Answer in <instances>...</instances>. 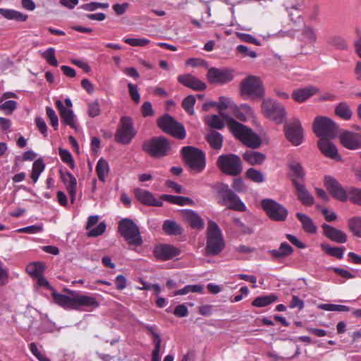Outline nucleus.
Instances as JSON below:
<instances>
[{
	"instance_id": "1",
	"label": "nucleus",
	"mask_w": 361,
	"mask_h": 361,
	"mask_svg": "<svg viewBox=\"0 0 361 361\" xmlns=\"http://www.w3.org/2000/svg\"><path fill=\"white\" fill-rule=\"evenodd\" d=\"M118 232L130 246L138 247L143 243L139 227L130 219H123L118 222Z\"/></svg>"
},
{
	"instance_id": "2",
	"label": "nucleus",
	"mask_w": 361,
	"mask_h": 361,
	"mask_svg": "<svg viewBox=\"0 0 361 361\" xmlns=\"http://www.w3.org/2000/svg\"><path fill=\"white\" fill-rule=\"evenodd\" d=\"M221 197V204L228 205V208L236 211L243 212L246 210L245 204L240 200L239 197L235 194L228 185L222 183H216L212 185Z\"/></svg>"
},
{
	"instance_id": "3",
	"label": "nucleus",
	"mask_w": 361,
	"mask_h": 361,
	"mask_svg": "<svg viewBox=\"0 0 361 361\" xmlns=\"http://www.w3.org/2000/svg\"><path fill=\"white\" fill-rule=\"evenodd\" d=\"M224 242L219 226L213 221L208 222L206 252L207 255H216L224 247Z\"/></svg>"
},
{
	"instance_id": "4",
	"label": "nucleus",
	"mask_w": 361,
	"mask_h": 361,
	"mask_svg": "<svg viewBox=\"0 0 361 361\" xmlns=\"http://www.w3.org/2000/svg\"><path fill=\"white\" fill-rule=\"evenodd\" d=\"M142 148L152 157L161 158L168 155L171 144L164 136H157L143 142Z\"/></svg>"
},
{
	"instance_id": "5",
	"label": "nucleus",
	"mask_w": 361,
	"mask_h": 361,
	"mask_svg": "<svg viewBox=\"0 0 361 361\" xmlns=\"http://www.w3.org/2000/svg\"><path fill=\"white\" fill-rule=\"evenodd\" d=\"M181 155L191 170L200 172L204 169L205 155L199 149L191 146L183 147L181 149Z\"/></svg>"
},
{
	"instance_id": "6",
	"label": "nucleus",
	"mask_w": 361,
	"mask_h": 361,
	"mask_svg": "<svg viewBox=\"0 0 361 361\" xmlns=\"http://www.w3.org/2000/svg\"><path fill=\"white\" fill-rule=\"evenodd\" d=\"M262 114L276 123L286 120V111L283 105L271 99H264L261 104Z\"/></svg>"
},
{
	"instance_id": "7",
	"label": "nucleus",
	"mask_w": 361,
	"mask_h": 361,
	"mask_svg": "<svg viewBox=\"0 0 361 361\" xmlns=\"http://www.w3.org/2000/svg\"><path fill=\"white\" fill-rule=\"evenodd\" d=\"M313 132L320 138H335L338 134V126L331 119L317 116L313 122Z\"/></svg>"
},
{
	"instance_id": "8",
	"label": "nucleus",
	"mask_w": 361,
	"mask_h": 361,
	"mask_svg": "<svg viewBox=\"0 0 361 361\" xmlns=\"http://www.w3.org/2000/svg\"><path fill=\"white\" fill-rule=\"evenodd\" d=\"M157 125L164 133L177 139L183 140L185 137L186 133L183 125L169 114L159 118Z\"/></svg>"
},
{
	"instance_id": "9",
	"label": "nucleus",
	"mask_w": 361,
	"mask_h": 361,
	"mask_svg": "<svg viewBox=\"0 0 361 361\" xmlns=\"http://www.w3.org/2000/svg\"><path fill=\"white\" fill-rule=\"evenodd\" d=\"M216 164L223 173L230 176H236L243 170L240 158L233 154L219 156Z\"/></svg>"
},
{
	"instance_id": "10",
	"label": "nucleus",
	"mask_w": 361,
	"mask_h": 361,
	"mask_svg": "<svg viewBox=\"0 0 361 361\" xmlns=\"http://www.w3.org/2000/svg\"><path fill=\"white\" fill-rule=\"evenodd\" d=\"M261 206L268 217L277 222L285 221L287 219L288 209L272 199H263L261 202Z\"/></svg>"
},
{
	"instance_id": "11",
	"label": "nucleus",
	"mask_w": 361,
	"mask_h": 361,
	"mask_svg": "<svg viewBox=\"0 0 361 361\" xmlns=\"http://www.w3.org/2000/svg\"><path fill=\"white\" fill-rule=\"evenodd\" d=\"M136 132L131 118L122 116L115 135V140L118 143L128 145L131 142Z\"/></svg>"
},
{
	"instance_id": "12",
	"label": "nucleus",
	"mask_w": 361,
	"mask_h": 361,
	"mask_svg": "<svg viewBox=\"0 0 361 361\" xmlns=\"http://www.w3.org/2000/svg\"><path fill=\"white\" fill-rule=\"evenodd\" d=\"M220 116L223 121H226L228 127L232 133L239 139L245 145L248 146V128L243 124L235 121L224 111H220Z\"/></svg>"
},
{
	"instance_id": "13",
	"label": "nucleus",
	"mask_w": 361,
	"mask_h": 361,
	"mask_svg": "<svg viewBox=\"0 0 361 361\" xmlns=\"http://www.w3.org/2000/svg\"><path fill=\"white\" fill-rule=\"evenodd\" d=\"M287 140L295 146L300 145L303 141L302 127L299 120L295 119L284 126Z\"/></svg>"
},
{
	"instance_id": "14",
	"label": "nucleus",
	"mask_w": 361,
	"mask_h": 361,
	"mask_svg": "<svg viewBox=\"0 0 361 361\" xmlns=\"http://www.w3.org/2000/svg\"><path fill=\"white\" fill-rule=\"evenodd\" d=\"M324 185L332 197L341 202L347 201V190L334 178L330 176H325Z\"/></svg>"
},
{
	"instance_id": "15",
	"label": "nucleus",
	"mask_w": 361,
	"mask_h": 361,
	"mask_svg": "<svg viewBox=\"0 0 361 361\" xmlns=\"http://www.w3.org/2000/svg\"><path fill=\"white\" fill-rule=\"evenodd\" d=\"M207 76L209 82L214 84L227 83L233 79V75L231 71L216 68H210L207 72Z\"/></svg>"
},
{
	"instance_id": "16",
	"label": "nucleus",
	"mask_w": 361,
	"mask_h": 361,
	"mask_svg": "<svg viewBox=\"0 0 361 361\" xmlns=\"http://www.w3.org/2000/svg\"><path fill=\"white\" fill-rule=\"evenodd\" d=\"M288 176L294 185V180L297 183H302L305 180L306 171L302 164L295 159H291L287 165Z\"/></svg>"
},
{
	"instance_id": "17",
	"label": "nucleus",
	"mask_w": 361,
	"mask_h": 361,
	"mask_svg": "<svg viewBox=\"0 0 361 361\" xmlns=\"http://www.w3.org/2000/svg\"><path fill=\"white\" fill-rule=\"evenodd\" d=\"M154 256L161 260H169L178 256L180 251L178 248L169 244H159L154 249Z\"/></svg>"
},
{
	"instance_id": "18",
	"label": "nucleus",
	"mask_w": 361,
	"mask_h": 361,
	"mask_svg": "<svg viewBox=\"0 0 361 361\" xmlns=\"http://www.w3.org/2000/svg\"><path fill=\"white\" fill-rule=\"evenodd\" d=\"M340 142L343 147L349 149L361 148V135L351 131H343L339 135Z\"/></svg>"
},
{
	"instance_id": "19",
	"label": "nucleus",
	"mask_w": 361,
	"mask_h": 361,
	"mask_svg": "<svg viewBox=\"0 0 361 361\" xmlns=\"http://www.w3.org/2000/svg\"><path fill=\"white\" fill-rule=\"evenodd\" d=\"M265 95V88L262 79L250 75V99L259 100Z\"/></svg>"
},
{
	"instance_id": "20",
	"label": "nucleus",
	"mask_w": 361,
	"mask_h": 361,
	"mask_svg": "<svg viewBox=\"0 0 361 361\" xmlns=\"http://www.w3.org/2000/svg\"><path fill=\"white\" fill-rule=\"evenodd\" d=\"M322 228L324 235L331 241L342 244L345 243L348 240L346 233L336 227L327 224H323Z\"/></svg>"
},
{
	"instance_id": "21",
	"label": "nucleus",
	"mask_w": 361,
	"mask_h": 361,
	"mask_svg": "<svg viewBox=\"0 0 361 361\" xmlns=\"http://www.w3.org/2000/svg\"><path fill=\"white\" fill-rule=\"evenodd\" d=\"M135 197L143 204L152 207H161L163 200H157L154 195L146 190L136 188L134 190Z\"/></svg>"
},
{
	"instance_id": "22",
	"label": "nucleus",
	"mask_w": 361,
	"mask_h": 361,
	"mask_svg": "<svg viewBox=\"0 0 361 361\" xmlns=\"http://www.w3.org/2000/svg\"><path fill=\"white\" fill-rule=\"evenodd\" d=\"M332 138H320L317 145L321 152L326 157L333 159H339L340 156L336 145L331 142Z\"/></svg>"
},
{
	"instance_id": "23",
	"label": "nucleus",
	"mask_w": 361,
	"mask_h": 361,
	"mask_svg": "<svg viewBox=\"0 0 361 361\" xmlns=\"http://www.w3.org/2000/svg\"><path fill=\"white\" fill-rule=\"evenodd\" d=\"M61 178L65 184L66 190L70 195L71 202L73 204L76 196L77 180L69 171H60Z\"/></svg>"
},
{
	"instance_id": "24",
	"label": "nucleus",
	"mask_w": 361,
	"mask_h": 361,
	"mask_svg": "<svg viewBox=\"0 0 361 361\" xmlns=\"http://www.w3.org/2000/svg\"><path fill=\"white\" fill-rule=\"evenodd\" d=\"M294 188H295V192L298 200L304 206H312L314 203V197L307 190L305 185L302 183H297L294 180Z\"/></svg>"
},
{
	"instance_id": "25",
	"label": "nucleus",
	"mask_w": 361,
	"mask_h": 361,
	"mask_svg": "<svg viewBox=\"0 0 361 361\" xmlns=\"http://www.w3.org/2000/svg\"><path fill=\"white\" fill-rule=\"evenodd\" d=\"M178 80L182 85L195 90H204L207 87L204 82L190 74L180 75Z\"/></svg>"
},
{
	"instance_id": "26",
	"label": "nucleus",
	"mask_w": 361,
	"mask_h": 361,
	"mask_svg": "<svg viewBox=\"0 0 361 361\" xmlns=\"http://www.w3.org/2000/svg\"><path fill=\"white\" fill-rule=\"evenodd\" d=\"M56 106L59 111L62 121L72 128H75V124L74 123L75 116L73 110L65 107L60 100L56 102Z\"/></svg>"
},
{
	"instance_id": "27",
	"label": "nucleus",
	"mask_w": 361,
	"mask_h": 361,
	"mask_svg": "<svg viewBox=\"0 0 361 361\" xmlns=\"http://www.w3.org/2000/svg\"><path fill=\"white\" fill-rule=\"evenodd\" d=\"M317 92L318 88L313 86L299 88L293 92L292 97L295 102L302 103Z\"/></svg>"
},
{
	"instance_id": "28",
	"label": "nucleus",
	"mask_w": 361,
	"mask_h": 361,
	"mask_svg": "<svg viewBox=\"0 0 361 361\" xmlns=\"http://www.w3.org/2000/svg\"><path fill=\"white\" fill-rule=\"evenodd\" d=\"M74 310H80V307H97L99 302L96 298L87 295H75Z\"/></svg>"
},
{
	"instance_id": "29",
	"label": "nucleus",
	"mask_w": 361,
	"mask_h": 361,
	"mask_svg": "<svg viewBox=\"0 0 361 361\" xmlns=\"http://www.w3.org/2000/svg\"><path fill=\"white\" fill-rule=\"evenodd\" d=\"M184 218L193 229L202 230L204 227V220L197 213L192 210H186L184 213Z\"/></svg>"
},
{
	"instance_id": "30",
	"label": "nucleus",
	"mask_w": 361,
	"mask_h": 361,
	"mask_svg": "<svg viewBox=\"0 0 361 361\" xmlns=\"http://www.w3.org/2000/svg\"><path fill=\"white\" fill-rule=\"evenodd\" d=\"M164 232L168 235H180L184 229L183 226L173 220H165L162 225Z\"/></svg>"
},
{
	"instance_id": "31",
	"label": "nucleus",
	"mask_w": 361,
	"mask_h": 361,
	"mask_svg": "<svg viewBox=\"0 0 361 361\" xmlns=\"http://www.w3.org/2000/svg\"><path fill=\"white\" fill-rule=\"evenodd\" d=\"M295 216L302 224V227L306 233L310 234L316 233L317 231V226L309 216L300 212L296 213Z\"/></svg>"
},
{
	"instance_id": "32",
	"label": "nucleus",
	"mask_w": 361,
	"mask_h": 361,
	"mask_svg": "<svg viewBox=\"0 0 361 361\" xmlns=\"http://www.w3.org/2000/svg\"><path fill=\"white\" fill-rule=\"evenodd\" d=\"M51 295L54 302L57 305L64 308L73 310H74V307H75L74 305L75 295L73 298H71L69 296L58 293L55 291L52 292Z\"/></svg>"
},
{
	"instance_id": "33",
	"label": "nucleus",
	"mask_w": 361,
	"mask_h": 361,
	"mask_svg": "<svg viewBox=\"0 0 361 361\" xmlns=\"http://www.w3.org/2000/svg\"><path fill=\"white\" fill-rule=\"evenodd\" d=\"M0 14L8 20H14L18 22H25L27 16L13 9L0 8Z\"/></svg>"
},
{
	"instance_id": "34",
	"label": "nucleus",
	"mask_w": 361,
	"mask_h": 361,
	"mask_svg": "<svg viewBox=\"0 0 361 361\" xmlns=\"http://www.w3.org/2000/svg\"><path fill=\"white\" fill-rule=\"evenodd\" d=\"M206 140L214 149H220L222 147L223 136L221 133L212 130L206 135Z\"/></svg>"
},
{
	"instance_id": "35",
	"label": "nucleus",
	"mask_w": 361,
	"mask_h": 361,
	"mask_svg": "<svg viewBox=\"0 0 361 361\" xmlns=\"http://www.w3.org/2000/svg\"><path fill=\"white\" fill-rule=\"evenodd\" d=\"M160 200L180 206L192 204L193 203V201L189 197L166 194L161 195Z\"/></svg>"
},
{
	"instance_id": "36",
	"label": "nucleus",
	"mask_w": 361,
	"mask_h": 361,
	"mask_svg": "<svg viewBox=\"0 0 361 361\" xmlns=\"http://www.w3.org/2000/svg\"><path fill=\"white\" fill-rule=\"evenodd\" d=\"M265 133L262 128H260L257 132H255L250 128V149H257L262 143V137L264 136Z\"/></svg>"
},
{
	"instance_id": "37",
	"label": "nucleus",
	"mask_w": 361,
	"mask_h": 361,
	"mask_svg": "<svg viewBox=\"0 0 361 361\" xmlns=\"http://www.w3.org/2000/svg\"><path fill=\"white\" fill-rule=\"evenodd\" d=\"M317 35L314 29L309 25H305L300 35V40L306 44L313 45L317 42Z\"/></svg>"
},
{
	"instance_id": "38",
	"label": "nucleus",
	"mask_w": 361,
	"mask_h": 361,
	"mask_svg": "<svg viewBox=\"0 0 361 361\" xmlns=\"http://www.w3.org/2000/svg\"><path fill=\"white\" fill-rule=\"evenodd\" d=\"M335 114L339 118L348 121L352 117V111L346 102L339 103L335 108Z\"/></svg>"
},
{
	"instance_id": "39",
	"label": "nucleus",
	"mask_w": 361,
	"mask_h": 361,
	"mask_svg": "<svg viewBox=\"0 0 361 361\" xmlns=\"http://www.w3.org/2000/svg\"><path fill=\"white\" fill-rule=\"evenodd\" d=\"M278 298L274 294L257 297L252 302V305L255 307H265L277 300Z\"/></svg>"
},
{
	"instance_id": "40",
	"label": "nucleus",
	"mask_w": 361,
	"mask_h": 361,
	"mask_svg": "<svg viewBox=\"0 0 361 361\" xmlns=\"http://www.w3.org/2000/svg\"><path fill=\"white\" fill-rule=\"evenodd\" d=\"M321 248L326 254L339 259L343 258V254L345 250L344 247H330L326 244H322Z\"/></svg>"
},
{
	"instance_id": "41",
	"label": "nucleus",
	"mask_w": 361,
	"mask_h": 361,
	"mask_svg": "<svg viewBox=\"0 0 361 361\" xmlns=\"http://www.w3.org/2000/svg\"><path fill=\"white\" fill-rule=\"evenodd\" d=\"M109 168L108 162L103 158H101L98 161L96 166V172L99 180L102 182L105 181V176L109 172Z\"/></svg>"
},
{
	"instance_id": "42",
	"label": "nucleus",
	"mask_w": 361,
	"mask_h": 361,
	"mask_svg": "<svg viewBox=\"0 0 361 361\" xmlns=\"http://www.w3.org/2000/svg\"><path fill=\"white\" fill-rule=\"evenodd\" d=\"M44 270V265L39 262L30 263L26 267V271L28 274L33 276H39Z\"/></svg>"
},
{
	"instance_id": "43",
	"label": "nucleus",
	"mask_w": 361,
	"mask_h": 361,
	"mask_svg": "<svg viewBox=\"0 0 361 361\" xmlns=\"http://www.w3.org/2000/svg\"><path fill=\"white\" fill-rule=\"evenodd\" d=\"M45 165L42 159H38L32 164V169L30 178L34 183H36L39 178L40 173L44 171Z\"/></svg>"
},
{
	"instance_id": "44",
	"label": "nucleus",
	"mask_w": 361,
	"mask_h": 361,
	"mask_svg": "<svg viewBox=\"0 0 361 361\" xmlns=\"http://www.w3.org/2000/svg\"><path fill=\"white\" fill-rule=\"evenodd\" d=\"M348 227L354 235L361 238V217L355 216L349 219Z\"/></svg>"
},
{
	"instance_id": "45",
	"label": "nucleus",
	"mask_w": 361,
	"mask_h": 361,
	"mask_svg": "<svg viewBox=\"0 0 361 361\" xmlns=\"http://www.w3.org/2000/svg\"><path fill=\"white\" fill-rule=\"evenodd\" d=\"M348 199L354 204L361 206V189L350 187L347 189Z\"/></svg>"
},
{
	"instance_id": "46",
	"label": "nucleus",
	"mask_w": 361,
	"mask_h": 361,
	"mask_svg": "<svg viewBox=\"0 0 361 361\" xmlns=\"http://www.w3.org/2000/svg\"><path fill=\"white\" fill-rule=\"evenodd\" d=\"M205 122L208 126L212 128L221 130L224 128V121L219 117V116L213 114L206 118Z\"/></svg>"
},
{
	"instance_id": "47",
	"label": "nucleus",
	"mask_w": 361,
	"mask_h": 361,
	"mask_svg": "<svg viewBox=\"0 0 361 361\" xmlns=\"http://www.w3.org/2000/svg\"><path fill=\"white\" fill-rule=\"evenodd\" d=\"M203 290V286L200 284H195V285H188L185 286L184 288L176 290L174 293L175 295H186L189 293H202Z\"/></svg>"
},
{
	"instance_id": "48",
	"label": "nucleus",
	"mask_w": 361,
	"mask_h": 361,
	"mask_svg": "<svg viewBox=\"0 0 361 361\" xmlns=\"http://www.w3.org/2000/svg\"><path fill=\"white\" fill-rule=\"evenodd\" d=\"M235 103L233 102V100L231 98L221 96L219 98V102H217L216 107L220 111H224L225 109H228L229 111H231V109L235 107Z\"/></svg>"
},
{
	"instance_id": "49",
	"label": "nucleus",
	"mask_w": 361,
	"mask_h": 361,
	"mask_svg": "<svg viewBox=\"0 0 361 361\" xmlns=\"http://www.w3.org/2000/svg\"><path fill=\"white\" fill-rule=\"evenodd\" d=\"M42 56L51 66H58L59 63L55 56L54 48L50 47L47 49L42 54Z\"/></svg>"
},
{
	"instance_id": "50",
	"label": "nucleus",
	"mask_w": 361,
	"mask_h": 361,
	"mask_svg": "<svg viewBox=\"0 0 361 361\" xmlns=\"http://www.w3.org/2000/svg\"><path fill=\"white\" fill-rule=\"evenodd\" d=\"M195 97L193 95H188L186 97L183 102H182V106L185 110V111L192 115L194 114V105L195 104Z\"/></svg>"
},
{
	"instance_id": "51",
	"label": "nucleus",
	"mask_w": 361,
	"mask_h": 361,
	"mask_svg": "<svg viewBox=\"0 0 361 361\" xmlns=\"http://www.w3.org/2000/svg\"><path fill=\"white\" fill-rule=\"evenodd\" d=\"M265 159L266 157L263 153L250 150V165L262 164Z\"/></svg>"
},
{
	"instance_id": "52",
	"label": "nucleus",
	"mask_w": 361,
	"mask_h": 361,
	"mask_svg": "<svg viewBox=\"0 0 361 361\" xmlns=\"http://www.w3.org/2000/svg\"><path fill=\"white\" fill-rule=\"evenodd\" d=\"M59 154L61 160L69 165L71 169L75 167V162L69 151L62 148L59 149Z\"/></svg>"
},
{
	"instance_id": "53",
	"label": "nucleus",
	"mask_w": 361,
	"mask_h": 361,
	"mask_svg": "<svg viewBox=\"0 0 361 361\" xmlns=\"http://www.w3.org/2000/svg\"><path fill=\"white\" fill-rule=\"evenodd\" d=\"M109 6V5L107 3L90 2L83 4L81 6V8L89 11H93L98 8L106 9Z\"/></svg>"
},
{
	"instance_id": "54",
	"label": "nucleus",
	"mask_w": 361,
	"mask_h": 361,
	"mask_svg": "<svg viewBox=\"0 0 361 361\" xmlns=\"http://www.w3.org/2000/svg\"><path fill=\"white\" fill-rule=\"evenodd\" d=\"M106 228V224L102 221L95 228L88 229L87 235L89 237H97L104 233Z\"/></svg>"
},
{
	"instance_id": "55",
	"label": "nucleus",
	"mask_w": 361,
	"mask_h": 361,
	"mask_svg": "<svg viewBox=\"0 0 361 361\" xmlns=\"http://www.w3.org/2000/svg\"><path fill=\"white\" fill-rule=\"evenodd\" d=\"M124 42L133 47H144L149 43V40L145 38H126Z\"/></svg>"
},
{
	"instance_id": "56",
	"label": "nucleus",
	"mask_w": 361,
	"mask_h": 361,
	"mask_svg": "<svg viewBox=\"0 0 361 361\" xmlns=\"http://www.w3.org/2000/svg\"><path fill=\"white\" fill-rule=\"evenodd\" d=\"M250 180L257 183H262L264 181L263 173L254 168H250Z\"/></svg>"
},
{
	"instance_id": "57",
	"label": "nucleus",
	"mask_w": 361,
	"mask_h": 361,
	"mask_svg": "<svg viewBox=\"0 0 361 361\" xmlns=\"http://www.w3.org/2000/svg\"><path fill=\"white\" fill-rule=\"evenodd\" d=\"M46 113H47L48 118L50 120L51 125L55 130H56L58 128L59 119H58V116L56 114L54 110L50 106H47L46 107Z\"/></svg>"
},
{
	"instance_id": "58",
	"label": "nucleus",
	"mask_w": 361,
	"mask_h": 361,
	"mask_svg": "<svg viewBox=\"0 0 361 361\" xmlns=\"http://www.w3.org/2000/svg\"><path fill=\"white\" fill-rule=\"evenodd\" d=\"M17 102L13 100H8L0 105V109L4 111L6 114L10 115L16 109Z\"/></svg>"
},
{
	"instance_id": "59",
	"label": "nucleus",
	"mask_w": 361,
	"mask_h": 361,
	"mask_svg": "<svg viewBox=\"0 0 361 361\" xmlns=\"http://www.w3.org/2000/svg\"><path fill=\"white\" fill-rule=\"evenodd\" d=\"M129 94L131 99L135 104H138L140 102V94L138 92L137 87L136 85L128 83V85Z\"/></svg>"
},
{
	"instance_id": "60",
	"label": "nucleus",
	"mask_w": 361,
	"mask_h": 361,
	"mask_svg": "<svg viewBox=\"0 0 361 361\" xmlns=\"http://www.w3.org/2000/svg\"><path fill=\"white\" fill-rule=\"evenodd\" d=\"M87 114L90 117H95L100 114V106L97 101L88 104Z\"/></svg>"
},
{
	"instance_id": "61",
	"label": "nucleus",
	"mask_w": 361,
	"mask_h": 361,
	"mask_svg": "<svg viewBox=\"0 0 361 361\" xmlns=\"http://www.w3.org/2000/svg\"><path fill=\"white\" fill-rule=\"evenodd\" d=\"M329 43L336 46L337 48L344 49L347 47L346 42L341 37H333L329 40Z\"/></svg>"
},
{
	"instance_id": "62",
	"label": "nucleus",
	"mask_w": 361,
	"mask_h": 361,
	"mask_svg": "<svg viewBox=\"0 0 361 361\" xmlns=\"http://www.w3.org/2000/svg\"><path fill=\"white\" fill-rule=\"evenodd\" d=\"M288 12L291 20L293 22L300 21L301 12L298 7L293 6L288 10Z\"/></svg>"
},
{
	"instance_id": "63",
	"label": "nucleus",
	"mask_w": 361,
	"mask_h": 361,
	"mask_svg": "<svg viewBox=\"0 0 361 361\" xmlns=\"http://www.w3.org/2000/svg\"><path fill=\"white\" fill-rule=\"evenodd\" d=\"M30 350L32 353V354L39 360V361H50L49 358L42 355L38 350L36 344L35 343H31L30 344Z\"/></svg>"
},
{
	"instance_id": "64",
	"label": "nucleus",
	"mask_w": 361,
	"mask_h": 361,
	"mask_svg": "<svg viewBox=\"0 0 361 361\" xmlns=\"http://www.w3.org/2000/svg\"><path fill=\"white\" fill-rule=\"evenodd\" d=\"M141 112L144 117L154 115V110L151 102H145L141 106Z\"/></svg>"
}]
</instances>
